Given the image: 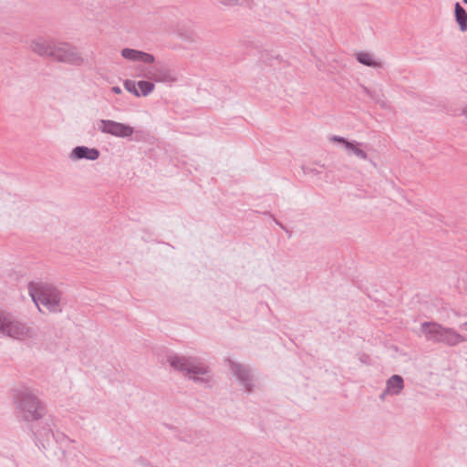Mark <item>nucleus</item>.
<instances>
[{
    "label": "nucleus",
    "instance_id": "obj_1",
    "mask_svg": "<svg viewBox=\"0 0 467 467\" xmlns=\"http://www.w3.org/2000/svg\"><path fill=\"white\" fill-rule=\"evenodd\" d=\"M29 293L40 311L43 310L39 304L43 305L47 311H56L57 309L59 294L53 287L40 284H31Z\"/></svg>",
    "mask_w": 467,
    "mask_h": 467
},
{
    "label": "nucleus",
    "instance_id": "obj_2",
    "mask_svg": "<svg viewBox=\"0 0 467 467\" xmlns=\"http://www.w3.org/2000/svg\"><path fill=\"white\" fill-rule=\"evenodd\" d=\"M423 329L429 337L450 345H456L463 340L460 334L451 329L443 328L437 324H425Z\"/></svg>",
    "mask_w": 467,
    "mask_h": 467
},
{
    "label": "nucleus",
    "instance_id": "obj_3",
    "mask_svg": "<svg viewBox=\"0 0 467 467\" xmlns=\"http://www.w3.org/2000/svg\"><path fill=\"white\" fill-rule=\"evenodd\" d=\"M0 333L15 338H23L28 331L22 324L0 311Z\"/></svg>",
    "mask_w": 467,
    "mask_h": 467
},
{
    "label": "nucleus",
    "instance_id": "obj_4",
    "mask_svg": "<svg viewBox=\"0 0 467 467\" xmlns=\"http://www.w3.org/2000/svg\"><path fill=\"white\" fill-rule=\"evenodd\" d=\"M99 129L102 132L117 137H130L133 133L132 127L111 120H101Z\"/></svg>",
    "mask_w": 467,
    "mask_h": 467
},
{
    "label": "nucleus",
    "instance_id": "obj_5",
    "mask_svg": "<svg viewBox=\"0 0 467 467\" xmlns=\"http://www.w3.org/2000/svg\"><path fill=\"white\" fill-rule=\"evenodd\" d=\"M125 88L139 97L140 95L147 96L154 89V84L149 81H139L135 83L131 80H126L124 82Z\"/></svg>",
    "mask_w": 467,
    "mask_h": 467
},
{
    "label": "nucleus",
    "instance_id": "obj_6",
    "mask_svg": "<svg viewBox=\"0 0 467 467\" xmlns=\"http://www.w3.org/2000/svg\"><path fill=\"white\" fill-rule=\"evenodd\" d=\"M121 55L124 58L134 62H142L145 64L154 62V57L152 55L136 49L124 48L121 50Z\"/></svg>",
    "mask_w": 467,
    "mask_h": 467
},
{
    "label": "nucleus",
    "instance_id": "obj_7",
    "mask_svg": "<svg viewBox=\"0 0 467 467\" xmlns=\"http://www.w3.org/2000/svg\"><path fill=\"white\" fill-rule=\"evenodd\" d=\"M171 366L179 369L186 370L189 378L193 379H199L200 376L206 374V369L203 367H188L185 361L182 359L172 360Z\"/></svg>",
    "mask_w": 467,
    "mask_h": 467
},
{
    "label": "nucleus",
    "instance_id": "obj_8",
    "mask_svg": "<svg viewBox=\"0 0 467 467\" xmlns=\"http://www.w3.org/2000/svg\"><path fill=\"white\" fill-rule=\"evenodd\" d=\"M56 57L58 60L79 65L83 62V57L74 48L67 47L57 50Z\"/></svg>",
    "mask_w": 467,
    "mask_h": 467
},
{
    "label": "nucleus",
    "instance_id": "obj_9",
    "mask_svg": "<svg viewBox=\"0 0 467 467\" xmlns=\"http://www.w3.org/2000/svg\"><path fill=\"white\" fill-rule=\"evenodd\" d=\"M330 140L334 141V142L343 143L348 150L353 151L354 154L356 156H358V158H361L364 160L367 159L366 152L359 148L358 143L349 142V141H347L346 140H344L343 138L337 137V136L330 138Z\"/></svg>",
    "mask_w": 467,
    "mask_h": 467
},
{
    "label": "nucleus",
    "instance_id": "obj_10",
    "mask_svg": "<svg viewBox=\"0 0 467 467\" xmlns=\"http://www.w3.org/2000/svg\"><path fill=\"white\" fill-rule=\"evenodd\" d=\"M72 155L75 159H88V160H96L99 157V151L95 149H89L87 147H77Z\"/></svg>",
    "mask_w": 467,
    "mask_h": 467
},
{
    "label": "nucleus",
    "instance_id": "obj_11",
    "mask_svg": "<svg viewBox=\"0 0 467 467\" xmlns=\"http://www.w3.org/2000/svg\"><path fill=\"white\" fill-rule=\"evenodd\" d=\"M403 389V380L401 377L392 376L387 382V390L392 393H399Z\"/></svg>",
    "mask_w": 467,
    "mask_h": 467
},
{
    "label": "nucleus",
    "instance_id": "obj_12",
    "mask_svg": "<svg viewBox=\"0 0 467 467\" xmlns=\"http://www.w3.org/2000/svg\"><path fill=\"white\" fill-rule=\"evenodd\" d=\"M455 17L462 31L467 29V14L459 3L455 5Z\"/></svg>",
    "mask_w": 467,
    "mask_h": 467
},
{
    "label": "nucleus",
    "instance_id": "obj_13",
    "mask_svg": "<svg viewBox=\"0 0 467 467\" xmlns=\"http://www.w3.org/2000/svg\"><path fill=\"white\" fill-rule=\"evenodd\" d=\"M25 410H26L28 412H31V409L34 408L35 409V411H34V414L32 415V418H37L39 416H41V412H42V408H40L38 406V404L34 400H29L27 404H25L24 407H23Z\"/></svg>",
    "mask_w": 467,
    "mask_h": 467
},
{
    "label": "nucleus",
    "instance_id": "obj_14",
    "mask_svg": "<svg viewBox=\"0 0 467 467\" xmlns=\"http://www.w3.org/2000/svg\"><path fill=\"white\" fill-rule=\"evenodd\" d=\"M358 60L366 66H375L376 63L373 61L371 56L367 53H361L358 56Z\"/></svg>",
    "mask_w": 467,
    "mask_h": 467
},
{
    "label": "nucleus",
    "instance_id": "obj_15",
    "mask_svg": "<svg viewBox=\"0 0 467 467\" xmlns=\"http://www.w3.org/2000/svg\"><path fill=\"white\" fill-rule=\"evenodd\" d=\"M221 4L225 5H232L236 3V0H218Z\"/></svg>",
    "mask_w": 467,
    "mask_h": 467
},
{
    "label": "nucleus",
    "instance_id": "obj_16",
    "mask_svg": "<svg viewBox=\"0 0 467 467\" xmlns=\"http://www.w3.org/2000/svg\"><path fill=\"white\" fill-rule=\"evenodd\" d=\"M112 91L117 94H119L121 92V89L119 87H114V88H112Z\"/></svg>",
    "mask_w": 467,
    "mask_h": 467
},
{
    "label": "nucleus",
    "instance_id": "obj_17",
    "mask_svg": "<svg viewBox=\"0 0 467 467\" xmlns=\"http://www.w3.org/2000/svg\"><path fill=\"white\" fill-rule=\"evenodd\" d=\"M463 113L465 115V117L467 118V107L465 108V109L463 110Z\"/></svg>",
    "mask_w": 467,
    "mask_h": 467
},
{
    "label": "nucleus",
    "instance_id": "obj_18",
    "mask_svg": "<svg viewBox=\"0 0 467 467\" xmlns=\"http://www.w3.org/2000/svg\"><path fill=\"white\" fill-rule=\"evenodd\" d=\"M463 328L467 331V323L463 325Z\"/></svg>",
    "mask_w": 467,
    "mask_h": 467
},
{
    "label": "nucleus",
    "instance_id": "obj_19",
    "mask_svg": "<svg viewBox=\"0 0 467 467\" xmlns=\"http://www.w3.org/2000/svg\"><path fill=\"white\" fill-rule=\"evenodd\" d=\"M465 4H467V0H462Z\"/></svg>",
    "mask_w": 467,
    "mask_h": 467
}]
</instances>
